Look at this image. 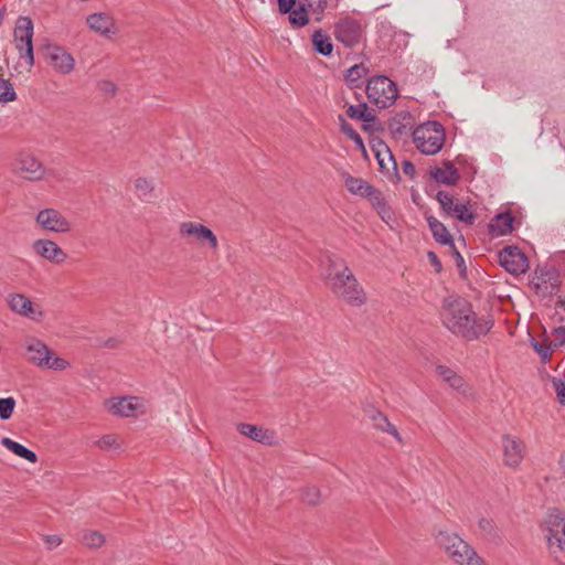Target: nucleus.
<instances>
[{"label": "nucleus", "mask_w": 565, "mask_h": 565, "mask_svg": "<svg viewBox=\"0 0 565 565\" xmlns=\"http://www.w3.org/2000/svg\"><path fill=\"white\" fill-rule=\"evenodd\" d=\"M444 326L455 335L473 341L487 334L493 321L487 317H477L470 303L459 297L449 296L441 310Z\"/></svg>", "instance_id": "1"}, {"label": "nucleus", "mask_w": 565, "mask_h": 565, "mask_svg": "<svg viewBox=\"0 0 565 565\" xmlns=\"http://www.w3.org/2000/svg\"><path fill=\"white\" fill-rule=\"evenodd\" d=\"M321 268L328 288L337 298L353 307H360L366 301L363 287L343 258L329 255L321 263Z\"/></svg>", "instance_id": "2"}, {"label": "nucleus", "mask_w": 565, "mask_h": 565, "mask_svg": "<svg viewBox=\"0 0 565 565\" xmlns=\"http://www.w3.org/2000/svg\"><path fill=\"white\" fill-rule=\"evenodd\" d=\"M436 544L456 565H488L477 551L456 532L438 526L434 530Z\"/></svg>", "instance_id": "3"}, {"label": "nucleus", "mask_w": 565, "mask_h": 565, "mask_svg": "<svg viewBox=\"0 0 565 565\" xmlns=\"http://www.w3.org/2000/svg\"><path fill=\"white\" fill-rule=\"evenodd\" d=\"M545 524L548 551L559 565H565V513L558 509L550 510Z\"/></svg>", "instance_id": "4"}, {"label": "nucleus", "mask_w": 565, "mask_h": 565, "mask_svg": "<svg viewBox=\"0 0 565 565\" xmlns=\"http://www.w3.org/2000/svg\"><path fill=\"white\" fill-rule=\"evenodd\" d=\"M413 141L416 148L426 156L438 153L446 139L443 125L437 121L424 122L412 131Z\"/></svg>", "instance_id": "5"}, {"label": "nucleus", "mask_w": 565, "mask_h": 565, "mask_svg": "<svg viewBox=\"0 0 565 565\" xmlns=\"http://www.w3.org/2000/svg\"><path fill=\"white\" fill-rule=\"evenodd\" d=\"M366 95L371 103L380 108H386L395 103L397 87L388 77L379 75L367 82Z\"/></svg>", "instance_id": "6"}, {"label": "nucleus", "mask_w": 565, "mask_h": 565, "mask_svg": "<svg viewBox=\"0 0 565 565\" xmlns=\"http://www.w3.org/2000/svg\"><path fill=\"white\" fill-rule=\"evenodd\" d=\"M107 411L121 417H138L147 413V402L138 396L111 397L105 402Z\"/></svg>", "instance_id": "7"}, {"label": "nucleus", "mask_w": 565, "mask_h": 565, "mask_svg": "<svg viewBox=\"0 0 565 565\" xmlns=\"http://www.w3.org/2000/svg\"><path fill=\"white\" fill-rule=\"evenodd\" d=\"M33 22L29 17H20L14 28L15 47L20 56L25 58L30 67L34 64L33 54Z\"/></svg>", "instance_id": "8"}, {"label": "nucleus", "mask_w": 565, "mask_h": 565, "mask_svg": "<svg viewBox=\"0 0 565 565\" xmlns=\"http://www.w3.org/2000/svg\"><path fill=\"white\" fill-rule=\"evenodd\" d=\"M179 234L182 238H192L196 244L209 247L213 250L217 249L218 241L216 235L202 223L188 221L179 225Z\"/></svg>", "instance_id": "9"}, {"label": "nucleus", "mask_w": 565, "mask_h": 565, "mask_svg": "<svg viewBox=\"0 0 565 565\" xmlns=\"http://www.w3.org/2000/svg\"><path fill=\"white\" fill-rule=\"evenodd\" d=\"M35 224L47 232L66 234L72 231L71 221L56 209H43L35 216Z\"/></svg>", "instance_id": "10"}, {"label": "nucleus", "mask_w": 565, "mask_h": 565, "mask_svg": "<svg viewBox=\"0 0 565 565\" xmlns=\"http://www.w3.org/2000/svg\"><path fill=\"white\" fill-rule=\"evenodd\" d=\"M333 34L343 45L347 47H353L362 40L363 29L358 20L345 17L334 24Z\"/></svg>", "instance_id": "11"}, {"label": "nucleus", "mask_w": 565, "mask_h": 565, "mask_svg": "<svg viewBox=\"0 0 565 565\" xmlns=\"http://www.w3.org/2000/svg\"><path fill=\"white\" fill-rule=\"evenodd\" d=\"M500 265L512 275L524 274L529 269V259L516 246H507L499 253Z\"/></svg>", "instance_id": "12"}, {"label": "nucleus", "mask_w": 565, "mask_h": 565, "mask_svg": "<svg viewBox=\"0 0 565 565\" xmlns=\"http://www.w3.org/2000/svg\"><path fill=\"white\" fill-rule=\"evenodd\" d=\"M436 199L446 214L454 216L466 224H472L475 222L476 215L469 210V207L459 201H455L448 192H437Z\"/></svg>", "instance_id": "13"}, {"label": "nucleus", "mask_w": 565, "mask_h": 565, "mask_svg": "<svg viewBox=\"0 0 565 565\" xmlns=\"http://www.w3.org/2000/svg\"><path fill=\"white\" fill-rule=\"evenodd\" d=\"M501 444L504 465L510 468H518L525 455L523 440L516 436L504 435Z\"/></svg>", "instance_id": "14"}, {"label": "nucleus", "mask_w": 565, "mask_h": 565, "mask_svg": "<svg viewBox=\"0 0 565 565\" xmlns=\"http://www.w3.org/2000/svg\"><path fill=\"white\" fill-rule=\"evenodd\" d=\"M7 303L10 310L21 317L30 319L41 318L43 311L39 306L33 305L31 299L24 294L12 292L7 296Z\"/></svg>", "instance_id": "15"}, {"label": "nucleus", "mask_w": 565, "mask_h": 565, "mask_svg": "<svg viewBox=\"0 0 565 565\" xmlns=\"http://www.w3.org/2000/svg\"><path fill=\"white\" fill-rule=\"evenodd\" d=\"M45 56L54 71L62 75L72 73L75 68L74 57L62 46L49 45Z\"/></svg>", "instance_id": "16"}, {"label": "nucleus", "mask_w": 565, "mask_h": 565, "mask_svg": "<svg viewBox=\"0 0 565 565\" xmlns=\"http://www.w3.org/2000/svg\"><path fill=\"white\" fill-rule=\"evenodd\" d=\"M88 28L106 38L111 39L119 33V26L113 15L104 12L92 13L86 18Z\"/></svg>", "instance_id": "17"}, {"label": "nucleus", "mask_w": 565, "mask_h": 565, "mask_svg": "<svg viewBox=\"0 0 565 565\" xmlns=\"http://www.w3.org/2000/svg\"><path fill=\"white\" fill-rule=\"evenodd\" d=\"M32 249L38 256L53 264H62L67 258V254L54 241L47 238L34 241Z\"/></svg>", "instance_id": "18"}, {"label": "nucleus", "mask_w": 565, "mask_h": 565, "mask_svg": "<svg viewBox=\"0 0 565 565\" xmlns=\"http://www.w3.org/2000/svg\"><path fill=\"white\" fill-rule=\"evenodd\" d=\"M18 171L25 180L39 181L43 179L45 169L40 160L29 153H23L18 159Z\"/></svg>", "instance_id": "19"}, {"label": "nucleus", "mask_w": 565, "mask_h": 565, "mask_svg": "<svg viewBox=\"0 0 565 565\" xmlns=\"http://www.w3.org/2000/svg\"><path fill=\"white\" fill-rule=\"evenodd\" d=\"M429 177L437 183L447 186L456 185L460 180L458 169L450 161L443 162L441 167L431 168Z\"/></svg>", "instance_id": "20"}, {"label": "nucleus", "mask_w": 565, "mask_h": 565, "mask_svg": "<svg viewBox=\"0 0 565 565\" xmlns=\"http://www.w3.org/2000/svg\"><path fill=\"white\" fill-rule=\"evenodd\" d=\"M237 430L243 436L263 445L270 446L276 441L275 433L262 426L242 423L237 425Z\"/></svg>", "instance_id": "21"}, {"label": "nucleus", "mask_w": 565, "mask_h": 565, "mask_svg": "<svg viewBox=\"0 0 565 565\" xmlns=\"http://www.w3.org/2000/svg\"><path fill=\"white\" fill-rule=\"evenodd\" d=\"M367 418L372 422L373 427L380 431H384L393 436L399 444L403 443L401 434L388 418L379 409H365Z\"/></svg>", "instance_id": "22"}, {"label": "nucleus", "mask_w": 565, "mask_h": 565, "mask_svg": "<svg viewBox=\"0 0 565 565\" xmlns=\"http://www.w3.org/2000/svg\"><path fill=\"white\" fill-rule=\"evenodd\" d=\"M25 348L28 352V360L43 367L44 364H47V358H50L51 350L44 344L42 341L38 339H29L25 342Z\"/></svg>", "instance_id": "23"}, {"label": "nucleus", "mask_w": 565, "mask_h": 565, "mask_svg": "<svg viewBox=\"0 0 565 565\" xmlns=\"http://www.w3.org/2000/svg\"><path fill=\"white\" fill-rule=\"evenodd\" d=\"M513 216L509 212L495 215L489 225L491 235L503 236L511 233L513 230Z\"/></svg>", "instance_id": "24"}, {"label": "nucleus", "mask_w": 565, "mask_h": 565, "mask_svg": "<svg viewBox=\"0 0 565 565\" xmlns=\"http://www.w3.org/2000/svg\"><path fill=\"white\" fill-rule=\"evenodd\" d=\"M367 199L385 223L390 224V222L394 220V213L392 209L386 203L382 193L379 190L375 189L373 193L369 195Z\"/></svg>", "instance_id": "25"}, {"label": "nucleus", "mask_w": 565, "mask_h": 565, "mask_svg": "<svg viewBox=\"0 0 565 565\" xmlns=\"http://www.w3.org/2000/svg\"><path fill=\"white\" fill-rule=\"evenodd\" d=\"M426 220L434 238L443 245H450L451 247H454L452 236L448 232L446 226L435 216H427Z\"/></svg>", "instance_id": "26"}, {"label": "nucleus", "mask_w": 565, "mask_h": 565, "mask_svg": "<svg viewBox=\"0 0 565 565\" xmlns=\"http://www.w3.org/2000/svg\"><path fill=\"white\" fill-rule=\"evenodd\" d=\"M344 185L350 193L366 199L375 190V188H373L365 180L352 175L344 177Z\"/></svg>", "instance_id": "27"}, {"label": "nucleus", "mask_w": 565, "mask_h": 565, "mask_svg": "<svg viewBox=\"0 0 565 565\" xmlns=\"http://www.w3.org/2000/svg\"><path fill=\"white\" fill-rule=\"evenodd\" d=\"M436 371L437 374L450 385V387L462 394L467 393V386L465 384L463 379L460 375H458L454 370L445 365H438Z\"/></svg>", "instance_id": "28"}, {"label": "nucleus", "mask_w": 565, "mask_h": 565, "mask_svg": "<svg viewBox=\"0 0 565 565\" xmlns=\"http://www.w3.org/2000/svg\"><path fill=\"white\" fill-rule=\"evenodd\" d=\"M1 445L15 456L23 458L29 462L35 463L38 461V456L34 451L14 441L9 437H3L1 439Z\"/></svg>", "instance_id": "29"}, {"label": "nucleus", "mask_w": 565, "mask_h": 565, "mask_svg": "<svg viewBox=\"0 0 565 565\" xmlns=\"http://www.w3.org/2000/svg\"><path fill=\"white\" fill-rule=\"evenodd\" d=\"M313 50L323 55L330 56L333 51L331 38L321 29L316 30L311 36Z\"/></svg>", "instance_id": "30"}, {"label": "nucleus", "mask_w": 565, "mask_h": 565, "mask_svg": "<svg viewBox=\"0 0 565 565\" xmlns=\"http://www.w3.org/2000/svg\"><path fill=\"white\" fill-rule=\"evenodd\" d=\"M412 129V117L409 114H402L394 117L390 122V130L394 136L401 137Z\"/></svg>", "instance_id": "31"}, {"label": "nucleus", "mask_w": 565, "mask_h": 565, "mask_svg": "<svg viewBox=\"0 0 565 565\" xmlns=\"http://www.w3.org/2000/svg\"><path fill=\"white\" fill-rule=\"evenodd\" d=\"M531 345L533 350L539 354L542 362H546L551 359L554 347L550 341H547V337H543L542 339L532 338Z\"/></svg>", "instance_id": "32"}, {"label": "nucleus", "mask_w": 565, "mask_h": 565, "mask_svg": "<svg viewBox=\"0 0 565 565\" xmlns=\"http://www.w3.org/2000/svg\"><path fill=\"white\" fill-rule=\"evenodd\" d=\"M288 14L289 22L295 29L302 28L310 21V14L300 4H297Z\"/></svg>", "instance_id": "33"}, {"label": "nucleus", "mask_w": 565, "mask_h": 565, "mask_svg": "<svg viewBox=\"0 0 565 565\" xmlns=\"http://www.w3.org/2000/svg\"><path fill=\"white\" fill-rule=\"evenodd\" d=\"M300 4L309 14L315 15L317 21L321 20V14L327 8V0H298Z\"/></svg>", "instance_id": "34"}, {"label": "nucleus", "mask_w": 565, "mask_h": 565, "mask_svg": "<svg viewBox=\"0 0 565 565\" xmlns=\"http://www.w3.org/2000/svg\"><path fill=\"white\" fill-rule=\"evenodd\" d=\"M347 114L352 119H361L363 121L373 120V116L366 104L351 105L349 106Z\"/></svg>", "instance_id": "35"}, {"label": "nucleus", "mask_w": 565, "mask_h": 565, "mask_svg": "<svg viewBox=\"0 0 565 565\" xmlns=\"http://www.w3.org/2000/svg\"><path fill=\"white\" fill-rule=\"evenodd\" d=\"M376 158H377L379 164L382 169L390 170L388 163L385 161L386 158H387V161L392 162V164L395 167V162H394L392 152L382 142L379 143V149H376Z\"/></svg>", "instance_id": "36"}, {"label": "nucleus", "mask_w": 565, "mask_h": 565, "mask_svg": "<svg viewBox=\"0 0 565 565\" xmlns=\"http://www.w3.org/2000/svg\"><path fill=\"white\" fill-rule=\"evenodd\" d=\"M17 94L12 84L8 79L0 78V103L13 102Z\"/></svg>", "instance_id": "37"}, {"label": "nucleus", "mask_w": 565, "mask_h": 565, "mask_svg": "<svg viewBox=\"0 0 565 565\" xmlns=\"http://www.w3.org/2000/svg\"><path fill=\"white\" fill-rule=\"evenodd\" d=\"M15 405L17 402L12 396L0 398V418L2 420L10 419L14 412Z\"/></svg>", "instance_id": "38"}, {"label": "nucleus", "mask_w": 565, "mask_h": 565, "mask_svg": "<svg viewBox=\"0 0 565 565\" xmlns=\"http://www.w3.org/2000/svg\"><path fill=\"white\" fill-rule=\"evenodd\" d=\"M82 542L88 547L96 548L104 544L105 539L103 534L97 531H87L83 534Z\"/></svg>", "instance_id": "39"}, {"label": "nucleus", "mask_w": 565, "mask_h": 565, "mask_svg": "<svg viewBox=\"0 0 565 565\" xmlns=\"http://www.w3.org/2000/svg\"><path fill=\"white\" fill-rule=\"evenodd\" d=\"M366 73L367 68L363 64L353 65L348 70L345 78L353 84L366 75Z\"/></svg>", "instance_id": "40"}, {"label": "nucleus", "mask_w": 565, "mask_h": 565, "mask_svg": "<svg viewBox=\"0 0 565 565\" xmlns=\"http://www.w3.org/2000/svg\"><path fill=\"white\" fill-rule=\"evenodd\" d=\"M68 366V362L60 356H56L52 351L50 352V358H47V364H44L43 367L51 369L54 371H63Z\"/></svg>", "instance_id": "41"}, {"label": "nucleus", "mask_w": 565, "mask_h": 565, "mask_svg": "<svg viewBox=\"0 0 565 565\" xmlns=\"http://www.w3.org/2000/svg\"><path fill=\"white\" fill-rule=\"evenodd\" d=\"M97 446L102 450H111L119 448V440L116 435H105L97 440Z\"/></svg>", "instance_id": "42"}, {"label": "nucleus", "mask_w": 565, "mask_h": 565, "mask_svg": "<svg viewBox=\"0 0 565 565\" xmlns=\"http://www.w3.org/2000/svg\"><path fill=\"white\" fill-rule=\"evenodd\" d=\"M302 497L308 504L315 505L320 502L321 494L317 487L310 486L303 489Z\"/></svg>", "instance_id": "43"}, {"label": "nucleus", "mask_w": 565, "mask_h": 565, "mask_svg": "<svg viewBox=\"0 0 565 565\" xmlns=\"http://www.w3.org/2000/svg\"><path fill=\"white\" fill-rule=\"evenodd\" d=\"M135 188L140 195L147 196L153 190L152 181L147 178H138L135 181Z\"/></svg>", "instance_id": "44"}, {"label": "nucleus", "mask_w": 565, "mask_h": 565, "mask_svg": "<svg viewBox=\"0 0 565 565\" xmlns=\"http://www.w3.org/2000/svg\"><path fill=\"white\" fill-rule=\"evenodd\" d=\"M552 335L554 337V339L547 338V341H550L552 343L554 349H556L565 343V328L564 327H558V328L553 329Z\"/></svg>", "instance_id": "45"}, {"label": "nucleus", "mask_w": 565, "mask_h": 565, "mask_svg": "<svg viewBox=\"0 0 565 565\" xmlns=\"http://www.w3.org/2000/svg\"><path fill=\"white\" fill-rule=\"evenodd\" d=\"M98 86L105 95L114 96L117 92V86L111 81H102Z\"/></svg>", "instance_id": "46"}, {"label": "nucleus", "mask_w": 565, "mask_h": 565, "mask_svg": "<svg viewBox=\"0 0 565 565\" xmlns=\"http://www.w3.org/2000/svg\"><path fill=\"white\" fill-rule=\"evenodd\" d=\"M297 4L298 0H278V8L282 14L289 13Z\"/></svg>", "instance_id": "47"}, {"label": "nucleus", "mask_w": 565, "mask_h": 565, "mask_svg": "<svg viewBox=\"0 0 565 565\" xmlns=\"http://www.w3.org/2000/svg\"><path fill=\"white\" fill-rule=\"evenodd\" d=\"M553 386L555 388L558 401L562 404H565V383H563L561 380L554 379Z\"/></svg>", "instance_id": "48"}, {"label": "nucleus", "mask_w": 565, "mask_h": 565, "mask_svg": "<svg viewBox=\"0 0 565 565\" xmlns=\"http://www.w3.org/2000/svg\"><path fill=\"white\" fill-rule=\"evenodd\" d=\"M479 529L483 531L487 534H493L494 533V524L493 521L490 519H481L479 521Z\"/></svg>", "instance_id": "49"}, {"label": "nucleus", "mask_w": 565, "mask_h": 565, "mask_svg": "<svg viewBox=\"0 0 565 565\" xmlns=\"http://www.w3.org/2000/svg\"><path fill=\"white\" fill-rule=\"evenodd\" d=\"M44 542L49 550H53L61 545L62 539L58 535H45Z\"/></svg>", "instance_id": "50"}, {"label": "nucleus", "mask_w": 565, "mask_h": 565, "mask_svg": "<svg viewBox=\"0 0 565 565\" xmlns=\"http://www.w3.org/2000/svg\"><path fill=\"white\" fill-rule=\"evenodd\" d=\"M341 122V131L348 136L350 139L353 138L354 135H356V130L353 129V127L342 117H340Z\"/></svg>", "instance_id": "51"}, {"label": "nucleus", "mask_w": 565, "mask_h": 565, "mask_svg": "<svg viewBox=\"0 0 565 565\" xmlns=\"http://www.w3.org/2000/svg\"><path fill=\"white\" fill-rule=\"evenodd\" d=\"M430 264L435 267L436 271H440L443 266L437 255L434 252H428L427 254Z\"/></svg>", "instance_id": "52"}, {"label": "nucleus", "mask_w": 565, "mask_h": 565, "mask_svg": "<svg viewBox=\"0 0 565 565\" xmlns=\"http://www.w3.org/2000/svg\"><path fill=\"white\" fill-rule=\"evenodd\" d=\"M403 172L406 175L414 177L416 173L415 166L411 161H404L403 162Z\"/></svg>", "instance_id": "53"}, {"label": "nucleus", "mask_w": 565, "mask_h": 565, "mask_svg": "<svg viewBox=\"0 0 565 565\" xmlns=\"http://www.w3.org/2000/svg\"><path fill=\"white\" fill-rule=\"evenodd\" d=\"M354 141V143L362 150L365 152V147H364V143H363V139L361 138V136L359 134L354 135L353 138L351 139Z\"/></svg>", "instance_id": "54"}, {"label": "nucleus", "mask_w": 565, "mask_h": 565, "mask_svg": "<svg viewBox=\"0 0 565 565\" xmlns=\"http://www.w3.org/2000/svg\"><path fill=\"white\" fill-rule=\"evenodd\" d=\"M452 248H455V246ZM454 255H455V258H456L457 266L459 268L462 267L465 260H463V257L461 256V254L458 250L454 249Z\"/></svg>", "instance_id": "55"}]
</instances>
